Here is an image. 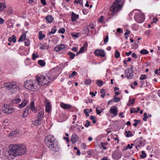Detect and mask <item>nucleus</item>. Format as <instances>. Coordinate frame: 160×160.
Returning <instances> with one entry per match:
<instances>
[{"label": "nucleus", "instance_id": "c85d7f7f", "mask_svg": "<svg viewBox=\"0 0 160 160\" xmlns=\"http://www.w3.org/2000/svg\"><path fill=\"white\" fill-rule=\"evenodd\" d=\"M96 84L98 87H101L103 84V82L101 80H97Z\"/></svg>", "mask_w": 160, "mask_h": 160}, {"label": "nucleus", "instance_id": "3c124183", "mask_svg": "<svg viewBox=\"0 0 160 160\" xmlns=\"http://www.w3.org/2000/svg\"><path fill=\"white\" fill-rule=\"evenodd\" d=\"M88 109H85L84 110V112L85 114L86 117H88L89 116V115L88 113V112H87V111L88 110Z\"/></svg>", "mask_w": 160, "mask_h": 160}, {"label": "nucleus", "instance_id": "13d9d810", "mask_svg": "<svg viewBox=\"0 0 160 160\" xmlns=\"http://www.w3.org/2000/svg\"><path fill=\"white\" fill-rule=\"evenodd\" d=\"M77 74V73L75 71H73L72 73L69 76V78L71 77H73Z\"/></svg>", "mask_w": 160, "mask_h": 160}, {"label": "nucleus", "instance_id": "473e14b6", "mask_svg": "<svg viewBox=\"0 0 160 160\" xmlns=\"http://www.w3.org/2000/svg\"><path fill=\"white\" fill-rule=\"evenodd\" d=\"M140 52L142 54H147L148 53V52L146 49H143L140 51Z\"/></svg>", "mask_w": 160, "mask_h": 160}, {"label": "nucleus", "instance_id": "58836bf2", "mask_svg": "<svg viewBox=\"0 0 160 160\" xmlns=\"http://www.w3.org/2000/svg\"><path fill=\"white\" fill-rule=\"evenodd\" d=\"M142 153L143 155H140V157L141 158H144L146 157V154L144 151H142Z\"/></svg>", "mask_w": 160, "mask_h": 160}, {"label": "nucleus", "instance_id": "052dcab7", "mask_svg": "<svg viewBox=\"0 0 160 160\" xmlns=\"http://www.w3.org/2000/svg\"><path fill=\"white\" fill-rule=\"evenodd\" d=\"M117 31L119 33H121L123 32L122 29L121 28H119L117 29Z\"/></svg>", "mask_w": 160, "mask_h": 160}, {"label": "nucleus", "instance_id": "de8ad7c7", "mask_svg": "<svg viewBox=\"0 0 160 160\" xmlns=\"http://www.w3.org/2000/svg\"><path fill=\"white\" fill-rule=\"evenodd\" d=\"M71 35L72 36L75 38H78L79 37L78 34L74 32L71 33Z\"/></svg>", "mask_w": 160, "mask_h": 160}, {"label": "nucleus", "instance_id": "4468645a", "mask_svg": "<svg viewBox=\"0 0 160 160\" xmlns=\"http://www.w3.org/2000/svg\"><path fill=\"white\" fill-rule=\"evenodd\" d=\"M95 54L97 56L104 57L105 56V53L102 50H96L94 52Z\"/></svg>", "mask_w": 160, "mask_h": 160}, {"label": "nucleus", "instance_id": "4c0bfd02", "mask_svg": "<svg viewBox=\"0 0 160 160\" xmlns=\"http://www.w3.org/2000/svg\"><path fill=\"white\" fill-rule=\"evenodd\" d=\"M91 82V80L90 79H87L84 82L85 84L89 85L90 84Z\"/></svg>", "mask_w": 160, "mask_h": 160}, {"label": "nucleus", "instance_id": "423d86ee", "mask_svg": "<svg viewBox=\"0 0 160 160\" xmlns=\"http://www.w3.org/2000/svg\"><path fill=\"white\" fill-rule=\"evenodd\" d=\"M135 20L138 22L141 23L143 22L145 19L144 15L142 13H137L134 16Z\"/></svg>", "mask_w": 160, "mask_h": 160}, {"label": "nucleus", "instance_id": "cd10ccee", "mask_svg": "<svg viewBox=\"0 0 160 160\" xmlns=\"http://www.w3.org/2000/svg\"><path fill=\"white\" fill-rule=\"evenodd\" d=\"M41 121L40 120H39L38 119L37 120H35L33 122V124L34 126H36L39 125H40L41 123Z\"/></svg>", "mask_w": 160, "mask_h": 160}, {"label": "nucleus", "instance_id": "4d7b16f0", "mask_svg": "<svg viewBox=\"0 0 160 160\" xmlns=\"http://www.w3.org/2000/svg\"><path fill=\"white\" fill-rule=\"evenodd\" d=\"M38 57V56H37L35 53H33L32 55V59L33 60H34L37 57Z\"/></svg>", "mask_w": 160, "mask_h": 160}, {"label": "nucleus", "instance_id": "f704fd0d", "mask_svg": "<svg viewBox=\"0 0 160 160\" xmlns=\"http://www.w3.org/2000/svg\"><path fill=\"white\" fill-rule=\"evenodd\" d=\"M13 12V10L12 8L10 7H9L8 8V10H7V12L8 13V14L9 15H11V14H12Z\"/></svg>", "mask_w": 160, "mask_h": 160}, {"label": "nucleus", "instance_id": "5fc2aeb1", "mask_svg": "<svg viewBox=\"0 0 160 160\" xmlns=\"http://www.w3.org/2000/svg\"><path fill=\"white\" fill-rule=\"evenodd\" d=\"M86 123L85 124V126L86 127H88L90 125V122L88 120L86 121Z\"/></svg>", "mask_w": 160, "mask_h": 160}, {"label": "nucleus", "instance_id": "ea45409f", "mask_svg": "<svg viewBox=\"0 0 160 160\" xmlns=\"http://www.w3.org/2000/svg\"><path fill=\"white\" fill-rule=\"evenodd\" d=\"M25 44L27 46H29L30 44V41L28 39H26L25 40Z\"/></svg>", "mask_w": 160, "mask_h": 160}, {"label": "nucleus", "instance_id": "6e6d98bb", "mask_svg": "<svg viewBox=\"0 0 160 160\" xmlns=\"http://www.w3.org/2000/svg\"><path fill=\"white\" fill-rule=\"evenodd\" d=\"M84 48L85 46H83L81 48L79 51V52H80V53H82L84 52Z\"/></svg>", "mask_w": 160, "mask_h": 160}, {"label": "nucleus", "instance_id": "e2e57ef3", "mask_svg": "<svg viewBox=\"0 0 160 160\" xmlns=\"http://www.w3.org/2000/svg\"><path fill=\"white\" fill-rule=\"evenodd\" d=\"M132 56L135 59H136L138 58L137 55L134 52L132 54Z\"/></svg>", "mask_w": 160, "mask_h": 160}, {"label": "nucleus", "instance_id": "6ab92c4d", "mask_svg": "<svg viewBox=\"0 0 160 160\" xmlns=\"http://www.w3.org/2000/svg\"><path fill=\"white\" fill-rule=\"evenodd\" d=\"M8 41L10 42H13L15 43L16 42V36L15 35H12V37H10L8 38Z\"/></svg>", "mask_w": 160, "mask_h": 160}, {"label": "nucleus", "instance_id": "72a5a7b5", "mask_svg": "<svg viewBox=\"0 0 160 160\" xmlns=\"http://www.w3.org/2000/svg\"><path fill=\"white\" fill-rule=\"evenodd\" d=\"M48 48V45L46 43H44L42 46L40 47V48L42 49H47Z\"/></svg>", "mask_w": 160, "mask_h": 160}, {"label": "nucleus", "instance_id": "9d476101", "mask_svg": "<svg viewBox=\"0 0 160 160\" xmlns=\"http://www.w3.org/2000/svg\"><path fill=\"white\" fill-rule=\"evenodd\" d=\"M122 156V153L121 152L114 151L112 152V158L116 160H118Z\"/></svg>", "mask_w": 160, "mask_h": 160}, {"label": "nucleus", "instance_id": "412c9836", "mask_svg": "<svg viewBox=\"0 0 160 160\" xmlns=\"http://www.w3.org/2000/svg\"><path fill=\"white\" fill-rule=\"evenodd\" d=\"M44 113L43 111H41L39 112L38 115V119L42 121V118L44 116Z\"/></svg>", "mask_w": 160, "mask_h": 160}, {"label": "nucleus", "instance_id": "a18cd8bd", "mask_svg": "<svg viewBox=\"0 0 160 160\" xmlns=\"http://www.w3.org/2000/svg\"><path fill=\"white\" fill-rule=\"evenodd\" d=\"M147 77L146 75L142 74L141 75L140 77V80H143L146 78H147Z\"/></svg>", "mask_w": 160, "mask_h": 160}, {"label": "nucleus", "instance_id": "37998d69", "mask_svg": "<svg viewBox=\"0 0 160 160\" xmlns=\"http://www.w3.org/2000/svg\"><path fill=\"white\" fill-rule=\"evenodd\" d=\"M125 133H126V136L128 138L131 137L133 135L132 133H128L127 131H126Z\"/></svg>", "mask_w": 160, "mask_h": 160}, {"label": "nucleus", "instance_id": "f257e3e1", "mask_svg": "<svg viewBox=\"0 0 160 160\" xmlns=\"http://www.w3.org/2000/svg\"><path fill=\"white\" fill-rule=\"evenodd\" d=\"M11 147L8 152L10 156L12 155L15 157L22 155L25 154L27 151L26 146L24 144H13Z\"/></svg>", "mask_w": 160, "mask_h": 160}, {"label": "nucleus", "instance_id": "bf43d9fd", "mask_svg": "<svg viewBox=\"0 0 160 160\" xmlns=\"http://www.w3.org/2000/svg\"><path fill=\"white\" fill-rule=\"evenodd\" d=\"M130 113H133L136 112V110H135V108H132L130 109Z\"/></svg>", "mask_w": 160, "mask_h": 160}, {"label": "nucleus", "instance_id": "79ce46f5", "mask_svg": "<svg viewBox=\"0 0 160 160\" xmlns=\"http://www.w3.org/2000/svg\"><path fill=\"white\" fill-rule=\"evenodd\" d=\"M65 31V29L64 28H60L58 30V32L59 33H62L63 34L64 33Z\"/></svg>", "mask_w": 160, "mask_h": 160}, {"label": "nucleus", "instance_id": "5701e85b", "mask_svg": "<svg viewBox=\"0 0 160 160\" xmlns=\"http://www.w3.org/2000/svg\"><path fill=\"white\" fill-rule=\"evenodd\" d=\"M51 105L49 102H48L46 104V111L49 112L50 110Z\"/></svg>", "mask_w": 160, "mask_h": 160}, {"label": "nucleus", "instance_id": "9b49d317", "mask_svg": "<svg viewBox=\"0 0 160 160\" xmlns=\"http://www.w3.org/2000/svg\"><path fill=\"white\" fill-rule=\"evenodd\" d=\"M110 112L114 115V116H116L118 113L117 108L115 106L112 107H111Z\"/></svg>", "mask_w": 160, "mask_h": 160}, {"label": "nucleus", "instance_id": "1a4fd4ad", "mask_svg": "<svg viewBox=\"0 0 160 160\" xmlns=\"http://www.w3.org/2000/svg\"><path fill=\"white\" fill-rule=\"evenodd\" d=\"M5 87L7 89L11 91L12 93H13L18 88V86L15 84H12L10 83L8 85H7L5 86Z\"/></svg>", "mask_w": 160, "mask_h": 160}, {"label": "nucleus", "instance_id": "0eeeda50", "mask_svg": "<svg viewBox=\"0 0 160 160\" xmlns=\"http://www.w3.org/2000/svg\"><path fill=\"white\" fill-rule=\"evenodd\" d=\"M133 67L131 66L130 68L126 70L125 71V76L127 78L131 79H132L134 76L133 74Z\"/></svg>", "mask_w": 160, "mask_h": 160}, {"label": "nucleus", "instance_id": "f8f14e48", "mask_svg": "<svg viewBox=\"0 0 160 160\" xmlns=\"http://www.w3.org/2000/svg\"><path fill=\"white\" fill-rule=\"evenodd\" d=\"M78 139V137L77 135L75 134H73L71 136V141L73 144L76 143Z\"/></svg>", "mask_w": 160, "mask_h": 160}, {"label": "nucleus", "instance_id": "393cba45", "mask_svg": "<svg viewBox=\"0 0 160 160\" xmlns=\"http://www.w3.org/2000/svg\"><path fill=\"white\" fill-rule=\"evenodd\" d=\"M26 34L25 33L23 34L19 38L18 41V42H21L25 40L26 38H25Z\"/></svg>", "mask_w": 160, "mask_h": 160}, {"label": "nucleus", "instance_id": "2eb2a0df", "mask_svg": "<svg viewBox=\"0 0 160 160\" xmlns=\"http://www.w3.org/2000/svg\"><path fill=\"white\" fill-rule=\"evenodd\" d=\"M61 107L65 109H70L72 107V106L71 105L69 104H65L63 103H62L60 104Z\"/></svg>", "mask_w": 160, "mask_h": 160}, {"label": "nucleus", "instance_id": "8fccbe9b", "mask_svg": "<svg viewBox=\"0 0 160 160\" xmlns=\"http://www.w3.org/2000/svg\"><path fill=\"white\" fill-rule=\"evenodd\" d=\"M108 35L106 36L105 38L104 39V42L105 44L106 43L108 40Z\"/></svg>", "mask_w": 160, "mask_h": 160}, {"label": "nucleus", "instance_id": "c756f323", "mask_svg": "<svg viewBox=\"0 0 160 160\" xmlns=\"http://www.w3.org/2000/svg\"><path fill=\"white\" fill-rule=\"evenodd\" d=\"M96 113L97 114H99L102 111V109H101L100 107H97L96 108Z\"/></svg>", "mask_w": 160, "mask_h": 160}, {"label": "nucleus", "instance_id": "b1692460", "mask_svg": "<svg viewBox=\"0 0 160 160\" xmlns=\"http://www.w3.org/2000/svg\"><path fill=\"white\" fill-rule=\"evenodd\" d=\"M21 100L20 98H15L14 99H13L12 100V103L15 104V103H18L20 102Z\"/></svg>", "mask_w": 160, "mask_h": 160}, {"label": "nucleus", "instance_id": "2f4dec72", "mask_svg": "<svg viewBox=\"0 0 160 160\" xmlns=\"http://www.w3.org/2000/svg\"><path fill=\"white\" fill-rule=\"evenodd\" d=\"M38 64L42 66H44L45 64V62L43 60H39L38 61Z\"/></svg>", "mask_w": 160, "mask_h": 160}, {"label": "nucleus", "instance_id": "f3484780", "mask_svg": "<svg viewBox=\"0 0 160 160\" xmlns=\"http://www.w3.org/2000/svg\"><path fill=\"white\" fill-rule=\"evenodd\" d=\"M79 18V15L72 12L71 15V19L72 20L73 22H74L76 21L77 19Z\"/></svg>", "mask_w": 160, "mask_h": 160}, {"label": "nucleus", "instance_id": "0e129e2a", "mask_svg": "<svg viewBox=\"0 0 160 160\" xmlns=\"http://www.w3.org/2000/svg\"><path fill=\"white\" fill-rule=\"evenodd\" d=\"M41 2L42 4L44 6L46 4V2L45 0H41Z\"/></svg>", "mask_w": 160, "mask_h": 160}, {"label": "nucleus", "instance_id": "f03ea898", "mask_svg": "<svg viewBox=\"0 0 160 160\" xmlns=\"http://www.w3.org/2000/svg\"><path fill=\"white\" fill-rule=\"evenodd\" d=\"M44 141L46 145L52 151L54 152L58 151V148L54 136L48 135L45 138Z\"/></svg>", "mask_w": 160, "mask_h": 160}, {"label": "nucleus", "instance_id": "c03bdc74", "mask_svg": "<svg viewBox=\"0 0 160 160\" xmlns=\"http://www.w3.org/2000/svg\"><path fill=\"white\" fill-rule=\"evenodd\" d=\"M120 55V53L119 52H118L117 51H116L115 52V57L116 58H118L119 57Z\"/></svg>", "mask_w": 160, "mask_h": 160}, {"label": "nucleus", "instance_id": "69168bd1", "mask_svg": "<svg viewBox=\"0 0 160 160\" xmlns=\"http://www.w3.org/2000/svg\"><path fill=\"white\" fill-rule=\"evenodd\" d=\"M101 147L104 150L106 149V147L105 146V145H104V143L101 142Z\"/></svg>", "mask_w": 160, "mask_h": 160}, {"label": "nucleus", "instance_id": "774afa93", "mask_svg": "<svg viewBox=\"0 0 160 160\" xmlns=\"http://www.w3.org/2000/svg\"><path fill=\"white\" fill-rule=\"evenodd\" d=\"M130 31L129 30H127L126 32L125 33L124 35L125 37H127V35H128L130 34Z\"/></svg>", "mask_w": 160, "mask_h": 160}, {"label": "nucleus", "instance_id": "680f3d73", "mask_svg": "<svg viewBox=\"0 0 160 160\" xmlns=\"http://www.w3.org/2000/svg\"><path fill=\"white\" fill-rule=\"evenodd\" d=\"M135 98H133L132 99V101L131 102V103H130L129 104H128V106H130L131 105V104H132V105L133 104H134V103H135Z\"/></svg>", "mask_w": 160, "mask_h": 160}, {"label": "nucleus", "instance_id": "338daca9", "mask_svg": "<svg viewBox=\"0 0 160 160\" xmlns=\"http://www.w3.org/2000/svg\"><path fill=\"white\" fill-rule=\"evenodd\" d=\"M54 50L56 52H58L60 50L58 46L55 47L54 48Z\"/></svg>", "mask_w": 160, "mask_h": 160}, {"label": "nucleus", "instance_id": "09e8293b", "mask_svg": "<svg viewBox=\"0 0 160 160\" xmlns=\"http://www.w3.org/2000/svg\"><path fill=\"white\" fill-rule=\"evenodd\" d=\"M56 30H57V29H52L51 31L48 33V35H50L52 34H54L56 32Z\"/></svg>", "mask_w": 160, "mask_h": 160}, {"label": "nucleus", "instance_id": "ddd939ff", "mask_svg": "<svg viewBox=\"0 0 160 160\" xmlns=\"http://www.w3.org/2000/svg\"><path fill=\"white\" fill-rule=\"evenodd\" d=\"M29 108L33 112H36L37 111V110L35 108L34 105V101H32L31 102L29 107Z\"/></svg>", "mask_w": 160, "mask_h": 160}, {"label": "nucleus", "instance_id": "a878e982", "mask_svg": "<svg viewBox=\"0 0 160 160\" xmlns=\"http://www.w3.org/2000/svg\"><path fill=\"white\" fill-rule=\"evenodd\" d=\"M120 100L119 98L116 97V96H114L112 99L111 100V103H112L113 101L115 102H118Z\"/></svg>", "mask_w": 160, "mask_h": 160}, {"label": "nucleus", "instance_id": "603ef678", "mask_svg": "<svg viewBox=\"0 0 160 160\" xmlns=\"http://www.w3.org/2000/svg\"><path fill=\"white\" fill-rule=\"evenodd\" d=\"M103 17L102 16H101L98 19V22H102L103 21Z\"/></svg>", "mask_w": 160, "mask_h": 160}, {"label": "nucleus", "instance_id": "bb28decb", "mask_svg": "<svg viewBox=\"0 0 160 160\" xmlns=\"http://www.w3.org/2000/svg\"><path fill=\"white\" fill-rule=\"evenodd\" d=\"M38 37L39 39L42 40L45 37V35L44 34H43L42 32L40 31L39 32Z\"/></svg>", "mask_w": 160, "mask_h": 160}, {"label": "nucleus", "instance_id": "a19ab883", "mask_svg": "<svg viewBox=\"0 0 160 160\" xmlns=\"http://www.w3.org/2000/svg\"><path fill=\"white\" fill-rule=\"evenodd\" d=\"M144 118H143V120L145 121H146L147 120V118H148V116L147 115L146 113H144L143 114Z\"/></svg>", "mask_w": 160, "mask_h": 160}, {"label": "nucleus", "instance_id": "39448f33", "mask_svg": "<svg viewBox=\"0 0 160 160\" xmlns=\"http://www.w3.org/2000/svg\"><path fill=\"white\" fill-rule=\"evenodd\" d=\"M33 83V82L31 81H26L24 82V86L27 89L31 91H35L38 89L40 88L39 85Z\"/></svg>", "mask_w": 160, "mask_h": 160}, {"label": "nucleus", "instance_id": "20e7f679", "mask_svg": "<svg viewBox=\"0 0 160 160\" xmlns=\"http://www.w3.org/2000/svg\"><path fill=\"white\" fill-rule=\"evenodd\" d=\"M36 80L37 85H39L40 87V85L44 86L52 80L49 77L47 76V77L42 76L40 77L37 76Z\"/></svg>", "mask_w": 160, "mask_h": 160}, {"label": "nucleus", "instance_id": "c9c22d12", "mask_svg": "<svg viewBox=\"0 0 160 160\" xmlns=\"http://www.w3.org/2000/svg\"><path fill=\"white\" fill-rule=\"evenodd\" d=\"M134 123L133 124V125L134 127H136L138 123L141 122V121L139 120L135 119L134 120Z\"/></svg>", "mask_w": 160, "mask_h": 160}, {"label": "nucleus", "instance_id": "6e6552de", "mask_svg": "<svg viewBox=\"0 0 160 160\" xmlns=\"http://www.w3.org/2000/svg\"><path fill=\"white\" fill-rule=\"evenodd\" d=\"M2 110L6 114H10L14 112V109L10 107L7 104H5L2 106Z\"/></svg>", "mask_w": 160, "mask_h": 160}, {"label": "nucleus", "instance_id": "7ed1b4c3", "mask_svg": "<svg viewBox=\"0 0 160 160\" xmlns=\"http://www.w3.org/2000/svg\"><path fill=\"white\" fill-rule=\"evenodd\" d=\"M120 2L118 0H116L111 7V16L113 17L117 15L118 12L121 10L123 5L120 4Z\"/></svg>", "mask_w": 160, "mask_h": 160}, {"label": "nucleus", "instance_id": "4be33fe9", "mask_svg": "<svg viewBox=\"0 0 160 160\" xmlns=\"http://www.w3.org/2000/svg\"><path fill=\"white\" fill-rule=\"evenodd\" d=\"M6 8V3L5 2L0 3V11H4V9Z\"/></svg>", "mask_w": 160, "mask_h": 160}, {"label": "nucleus", "instance_id": "dca6fc26", "mask_svg": "<svg viewBox=\"0 0 160 160\" xmlns=\"http://www.w3.org/2000/svg\"><path fill=\"white\" fill-rule=\"evenodd\" d=\"M28 102V101L26 99H24L21 104H19V108H22L25 106H26Z\"/></svg>", "mask_w": 160, "mask_h": 160}, {"label": "nucleus", "instance_id": "7c9ffc66", "mask_svg": "<svg viewBox=\"0 0 160 160\" xmlns=\"http://www.w3.org/2000/svg\"><path fill=\"white\" fill-rule=\"evenodd\" d=\"M68 54L70 56V58L72 59H74L75 56L74 53L71 52H68Z\"/></svg>", "mask_w": 160, "mask_h": 160}, {"label": "nucleus", "instance_id": "a211bd4d", "mask_svg": "<svg viewBox=\"0 0 160 160\" xmlns=\"http://www.w3.org/2000/svg\"><path fill=\"white\" fill-rule=\"evenodd\" d=\"M29 107L28 106L23 113V118H26L28 116V111H29Z\"/></svg>", "mask_w": 160, "mask_h": 160}, {"label": "nucleus", "instance_id": "e433bc0d", "mask_svg": "<svg viewBox=\"0 0 160 160\" xmlns=\"http://www.w3.org/2000/svg\"><path fill=\"white\" fill-rule=\"evenodd\" d=\"M83 33H85L87 35H88L89 32V28L88 27L86 29H84V30L83 31Z\"/></svg>", "mask_w": 160, "mask_h": 160}, {"label": "nucleus", "instance_id": "49530a36", "mask_svg": "<svg viewBox=\"0 0 160 160\" xmlns=\"http://www.w3.org/2000/svg\"><path fill=\"white\" fill-rule=\"evenodd\" d=\"M74 3L77 4H79L80 5H81L82 4V0H75L74 2Z\"/></svg>", "mask_w": 160, "mask_h": 160}, {"label": "nucleus", "instance_id": "864d4df0", "mask_svg": "<svg viewBox=\"0 0 160 160\" xmlns=\"http://www.w3.org/2000/svg\"><path fill=\"white\" fill-rule=\"evenodd\" d=\"M58 46L60 50L62 49H63L65 48L64 45L62 44L59 45Z\"/></svg>", "mask_w": 160, "mask_h": 160}, {"label": "nucleus", "instance_id": "aec40b11", "mask_svg": "<svg viewBox=\"0 0 160 160\" xmlns=\"http://www.w3.org/2000/svg\"><path fill=\"white\" fill-rule=\"evenodd\" d=\"M46 20L47 21L48 23H51L53 21V19L52 16L48 15L46 17Z\"/></svg>", "mask_w": 160, "mask_h": 160}]
</instances>
